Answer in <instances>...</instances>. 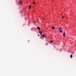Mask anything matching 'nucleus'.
Wrapping results in <instances>:
<instances>
[{
	"mask_svg": "<svg viewBox=\"0 0 76 76\" xmlns=\"http://www.w3.org/2000/svg\"><path fill=\"white\" fill-rule=\"evenodd\" d=\"M37 29H38V30H40V27H37Z\"/></svg>",
	"mask_w": 76,
	"mask_h": 76,
	"instance_id": "f03ea898",
	"label": "nucleus"
},
{
	"mask_svg": "<svg viewBox=\"0 0 76 76\" xmlns=\"http://www.w3.org/2000/svg\"><path fill=\"white\" fill-rule=\"evenodd\" d=\"M70 57L71 58H72V57H73V56H72V55H71Z\"/></svg>",
	"mask_w": 76,
	"mask_h": 76,
	"instance_id": "39448f33",
	"label": "nucleus"
},
{
	"mask_svg": "<svg viewBox=\"0 0 76 76\" xmlns=\"http://www.w3.org/2000/svg\"><path fill=\"white\" fill-rule=\"evenodd\" d=\"M62 32V30H60V32Z\"/></svg>",
	"mask_w": 76,
	"mask_h": 76,
	"instance_id": "ddd939ff",
	"label": "nucleus"
},
{
	"mask_svg": "<svg viewBox=\"0 0 76 76\" xmlns=\"http://www.w3.org/2000/svg\"><path fill=\"white\" fill-rule=\"evenodd\" d=\"M59 26H58V27H57V28H59Z\"/></svg>",
	"mask_w": 76,
	"mask_h": 76,
	"instance_id": "dca6fc26",
	"label": "nucleus"
},
{
	"mask_svg": "<svg viewBox=\"0 0 76 76\" xmlns=\"http://www.w3.org/2000/svg\"><path fill=\"white\" fill-rule=\"evenodd\" d=\"M52 29H55V28L54 27V26H52Z\"/></svg>",
	"mask_w": 76,
	"mask_h": 76,
	"instance_id": "20e7f679",
	"label": "nucleus"
},
{
	"mask_svg": "<svg viewBox=\"0 0 76 76\" xmlns=\"http://www.w3.org/2000/svg\"><path fill=\"white\" fill-rule=\"evenodd\" d=\"M50 42H53V41H50Z\"/></svg>",
	"mask_w": 76,
	"mask_h": 76,
	"instance_id": "f8f14e48",
	"label": "nucleus"
},
{
	"mask_svg": "<svg viewBox=\"0 0 76 76\" xmlns=\"http://www.w3.org/2000/svg\"><path fill=\"white\" fill-rule=\"evenodd\" d=\"M61 28L60 27L59 28V30H61Z\"/></svg>",
	"mask_w": 76,
	"mask_h": 76,
	"instance_id": "1a4fd4ad",
	"label": "nucleus"
},
{
	"mask_svg": "<svg viewBox=\"0 0 76 76\" xmlns=\"http://www.w3.org/2000/svg\"><path fill=\"white\" fill-rule=\"evenodd\" d=\"M39 34H42V31H39Z\"/></svg>",
	"mask_w": 76,
	"mask_h": 76,
	"instance_id": "423d86ee",
	"label": "nucleus"
},
{
	"mask_svg": "<svg viewBox=\"0 0 76 76\" xmlns=\"http://www.w3.org/2000/svg\"><path fill=\"white\" fill-rule=\"evenodd\" d=\"M20 13H22V12L21 11H20Z\"/></svg>",
	"mask_w": 76,
	"mask_h": 76,
	"instance_id": "4468645a",
	"label": "nucleus"
},
{
	"mask_svg": "<svg viewBox=\"0 0 76 76\" xmlns=\"http://www.w3.org/2000/svg\"><path fill=\"white\" fill-rule=\"evenodd\" d=\"M19 4L20 6H21V5H22V1L21 0L19 1Z\"/></svg>",
	"mask_w": 76,
	"mask_h": 76,
	"instance_id": "f257e3e1",
	"label": "nucleus"
},
{
	"mask_svg": "<svg viewBox=\"0 0 76 76\" xmlns=\"http://www.w3.org/2000/svg\"><path fill=\"white\" fill-rule=\"evenodd\" d=\"M31 5H29V9H31Z\"/></svg>",
	"mask_w": 76,
	"mask_h": 76,
	"instance_id": "0eeeda50",
	"label": "nucleus"
},
{
	"mask_svg": "<svg viewBox=\"0 0 76 76\" xmlns=\"http://www.w3.org/2000/svg\"><path fill=\"white\" fill-rule=\"evenodd\" d=\"M42 37H45V35L43 34L42 35Z\"/></svg>",
	"mask_w": 76,
	"mask_h": 76,
	"instance_id": "9d476101",
	"label": "nucleus"
},
{
	"mask_svg": "<svg viewBox=\"0 0 76 76\" xmlns=\"http://www.w3.org/2000/svg\"><path fill=\"white\" fill-rule=\"evenodd\" d=\"M33 3L34 4H35V3L34 2H33Z\"/></svg>",
	"mask_w": 76,
	"mask_h": 76,
	"instance_id": "9b49d317",
	"label": "nucleus"
},
{
	"mask_svg": "<svg viewBox=\"0 0 76 76\" xmlns=\"http://www.w3.org/2000/svg\"><path fill=\"white\" fill-rule=\"evenodd\" d=\"M65 34H66V33H64L63 34V36L64 37H66V35H65Z\"/></svg>",
	"mask_w": 76,
	"mask_h": 76,
	"instance_id": "7ed1b4c3",
	"label": "nucleus"
},
{
	"mask_svg": "<svg viewBox=\"0 0 76 76\" xmlns=\"http://www.w3.org/2000/svg\"><path fill=\"white\" fill-rule=\"evenodd\" d=\"M46 41L47 42V40H46Z\"/></svg>",
	"mask_w": 76,
	"mask_h": 76,
	"instance_id": "f3484780",
	"label": "nucleus"
},
{
	"mask_svg": "<svg viewBox=\"0 0 76 76\" xmlns=\"http://www.w3.org/2000/svg\"><path fill=\"white\" fill-rule=\"evenodd\" d=\"M64 18V16H62V18Z\"/></svg>",
	"mask_w": 76,
	"mask_h": 76,
	"instance_id": "2eb2a0df",
	"label": "nucleus"
},
{
	"mask_svg": "<svg viewBox=\"0 0 76 76\" xmlns=\"http://www.w3.org/2000/svg\"><path fill=\"white\" fill-rule=\"evenodd\" d=\"M42 18H43V19H44V20H45V18H44V17H42Z\"/></svg>",
	"mask_w": 76,
	"mask_h": 76,
	"instance_id": "6e6552de",
	"label": "nucleus"
}]
</instances>
